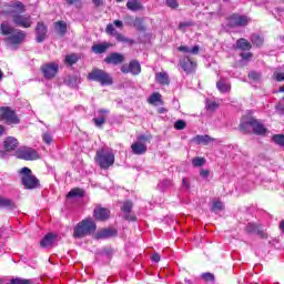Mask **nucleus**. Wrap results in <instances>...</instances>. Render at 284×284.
<instances>
[{
	"label": "nucleus",
	"mask_w": 284,
	"mask_h": 284,
	"mask_svg": "<svg viewBox=\"0 0 284 284\" xmlns=\"http://www.w3.org/2000/svg\"><path fill=\"white\" fill-rule=\"evenodd\" d=\"M0 33L6 37L4 43H7V45H10L11 48H14V45H21V43L26 41V32L19 29H14L8 22H2L0 24Z\"/></svg>",
	"instance_id": "nucleus-1"
},
{
	"label": "nucleus",
	"mask_w": 284,
	"mask_h": 284,
	"mask_svg": "<svg viewBox=\"0 0 284 284\" xmlns=\"http://www.w3.org/2000/svg\"><path fill=\"white\" fill-rule=\"evenodd\" d=\"M97 232V223L91 217L79 222L73 229V239H85Z\"/></svg>",
	"instance_id": "nucleus-2"
},
{
	"label": "nucleus",
	"mask_w": 284,
	"mask_h": 284,
	"mask_svg": "<svg viewBox=\"0 0 284 284\" xmlns=\"http://www.w3.org/2000/svg\"><path fill=\"white\" fill-rule=\"evenodd\" d=\"M240 130L241 132H244V134H250V132H252L253 130L254 134L257 135L265 134V132H267L265 125H263V123L252 116L242 118V121L240 123Z\"/></svg>",
	"instance_id": "nucleus-3"
},
{
	"label": "nucleus",
	"mask_w": 284,
	"mask_h": 284,
	"mask_svg": "<svg viewBox=\"0 0 284 284\" xmlns=\"http://www.w3.org/2000/svg\"><path fill=\"white\" fill-rule=\"evenodd\" d=\"M95 162L101 168V170H108L114 165V153L105 149H100L97 151Z\"/></svg>",
	"instance_id": "nucleus-4"
},
{
	"label": "nucleus",
	"mask_w": 284,
	"mask_h": 284,
	"mask_svg": "<svg viewBox=\"0 0 284 284\" xmlns=\"http://www.w3.org/2000/svg\"><path fill=\"white\" fill-rule=\"evenodd\" d=\"M21 183L26 190H34L39 186V179L32 174V170L22 168L20 171Z\"/></svg>",
	"instance_id": "nucleus-5"
},
{
	"label": "nucleus",
	"mask_w": 284,
	"mask_h": 284,
	"mask_svg": "<svg viewBox=\"0 0 284 284\" xmlns=\"http://www.w3.org/2000/svg\"><path fill=\"white\" fill-rule=\"evenodd\" d=\"M1 14H10L14 18V14H23L26 12V4L21 1H11L9 3H4L0 10Z\"/></svg>",
	"instance_id": "nucleus-6"
},
{
	"label": "nucleus",
	"mask_w": 284,
	"mask_h": 284,
	"mask_svg": "<svg viewBox=\"0 0 284 284\" xmlns=\"http://www.w3.org/2000/svg\"><path fill=\"white\" fill-rule=\"evenodd\" d=\"M0 121H4L7 125H19L21 123V119L10 106L0 108Z\"/></svg>",
	"instance_id": "nucleus-7"
},
{
	"label": "nucleus",
	"mask_w": 284,
	"mask_h": 284,
	"mask_svg": "<svg viewBox=\"0 0 284 284\" xmlns=\"http://www.w3.org/2000/svg\"><path fill=\"white\" fill-rule=\"evenodd\" d=\"M88 79L90 81H97L98 83H101L102 85H112V77H110V73H108L101 69H93L88 74Z\"/></svg>",
	"instance_id": "nucleus-8"
},
{
	"label": "nucleus",
	"mask_w": 284,
	"mask_h": 284,
	"mask_svg": "<svg viewBox=\"0 0 284 284\" xmlns=\"http://www.w3.org/2000/svg\"><path fill=\"white\" fill-rule=\"evenodd\" d=\"M16 156L18 159H23V161H37V159H40L39 153L37 152V150L32 149V148H20L17 152H16Z\"/></svg>",
	"instance_id": "nucleus-9"
},
{
	"label": "nucleus",
	"mask_w": 284,
	"mask_h": 284,
	"mask_svg": "<svg viewBox=\"0 0 284 284\" xmlns=\"http://www.w3.org/2000/svg\"><path fill=\"white\" fill-rule=\"evenodd\" d=\"M121 72L123 74H133V77H136L141 74V63L136 60H132L129 64L121 65Z\"/></svg>",
	"instance_id": "nucleus-10"
},
{
	"label": "nucleus",
	"mask_w": 284,
	"mask_h": 284,
	"mask_svg": "<svg viewBox=\"0 0 284 284\" xmlns=\"http://www.w3.org/2000/svg\"><path fill=\"white\" fill-rule=\"evenodd\" d=\"M12 22L14 26H18V28H32V17L28 14H14Z\"/></svg>",
	"instance_id": "nucleus-11"
},
{
	"label": "nucleus",
	"mask_w": 284,
	"mask_h": 284,
	"mask_svg": "<svg viewBox=\"0 0 284 284\" xmlns=\"http://www.w3.org/2000/svg\"><path fill=\"white\" fill-rule=\"evenodd\" d=\"M250 21H252V19H250L247 16L233 14L229 19V26L230 28L244 27L247 26Z\"/></svg>",
	"instance_id": "nucleus-12"
},
{
	"label": "nucleus",
	"mask_w": 284,
	"mask_h": 284,
	"mask_svg": "<svg viewBox=\"0 0 284 284\" xmlns=\"http://www.w3.org/2000/svg\"><path fill=\"white\" fill-rule=\"evenodd\" d=\"M141 141H148V138L145 135H140L138 138V141L131 145V150L133 154L141 155L148 152V145Z\"/></svg>",
	"instance_id": "nucleus-13"
},
{
	"label": "nucleus",
	"mask_w": 284,
	"mask_h": 284,
	"mask_svg": "<svg viewBox=\"0 0 284 284\" xmlns=\"http://www.w3.org/2000/svg\"><path fill=\"white\" fill-rule=\"evenodd\" d=\"M41 72L44 79H54L57 77V72H59L58 63H47L41 67Z\"/></svg>",
	"instance_id": "nucleus-14"
},
{
	"label": "nucleus",
	"mask_w": 284,
	"mask_h": 284,
	"mask_svg": "<svg viewBox=\"0 0 284 284\" xmlns=\"http://www.w3.org/2000/svg\"><path fill=\"white\" fill-rule=\"evenodd\" d=\"M48 38V26L43 22H38L36 26V41L37 43H43Z\"/></svg>",
	"instance_id": "nucleus-15"
},
{
	"label": "nucleus",
	"mask_w": 284,
	"mask_h": 284,
	"mask_svg": "<svg viewBox=\"0 0 284 284\" xmlns=\"http://www.w3.org/2000/svg\"><path fill=\"white\" fill-rule=\"evenodd\" d=\"M123 61H125V57L119 52H113L104 59V62L109 65H119L120 63H123Z\"/></svg>",
	"instance_id": "nucleus-16"
},
{
	"label": "nucleus",
	"mask_w": 284,
	"mask_h": 284,
	"mask_svg": "<svg viewBox=\"0 0 284 284\" xmlns=\"http://www.w3.org/2000/svg\"><path fill=\"white\" fill-rule=\"evenodd\" d=\"M180 65L186 74H191V72L196 70V62L192 61L190 58L182 59Z\"/></svg>",
	"instance_id": "nucleus-17"
},
{
	"label": "nucleus",
	"mask_w": 284,
	"mask_h": 284,
	"mask_svg": "<svg viewBox=\"0 0 284 284\" xmlns=\"http://www.w3.org/2000/svg\"><path fill=\"white\" fill-rule=\"evenodd\" d=\"M93 216L97 221H108L110 219V210L104 207H95L93 211Z\"/></svg>",
	"instance_id": "nucleus-18"
},
{
	"label": "nucleus",
	"mask_w": 284,
	"mask_h": 284,
	"mask_svg": "<svg viewBox=\"0 0 284 284\" xmlns=\"http://www.w3.org/2000/svg\"><path fill=\"white\" fill-rule=\"evenodd\" d=\"M99 118H93V123L97 128H103L106 116L105 114H110V110L108 109H100L98 111Z\"/></svg>",
	"instance_id": "nucleus-19"
},
{
	"label": "nucleus",
	"mask_w": 284,
	"mask_h": 284,
	"mask_svg": "<svg viewBox=\"0 0 284 284\" xmlns=\"http://www.w3.org/2000/svg\"><path fill=\"white\" fill-rule=\"evenodd\" d=\"M110 48H112V43L102 42V43L93 44L91 47V50H92V52H94V54H103V53L108 52V50H110Z\"/></svg>",
	"instance_id": "nucleus-20"
},
{
	"label": "nucleus",
	"mask_w": 284,
	"mask_h": 284,
	"mask_svg": "<svg viewBox=\"0 0 284 284\" xmlns=\"http://www.w3.org/2000/svg\"><path fill=\"white\" fill-rule=\"evenodd\" d=\"M247 234H257L260 239H267V233H265L263 230H261V226L256 224H248L246 226Z\"/></svg>",
	"instance_id": "nucleus-21"
},
{
	"label": "nucleus",
	"mask_w": 284,
	"mask_h": 284,
	"mask_svg": "<svg viewBox=\"0 0 284 284\" xmlns=\"http://www.w3.org/2000/svg\"><path fill=\"white\" fill-rule=\"evenodd\" d=\"M193 143H196L197 145H210V143L216 141V139L210 136V135H196L192 139Z\"/></svg>",
	"instance_id": "nucleus-22"
},
{
	"label": "nucleus",
	"mask_w": 284,
	"mask_h": 284,
	"mask_svg": "<svg viewBox=\"0 0 284 284\" xmlns=\"http://www.w3.org/2000/svg\"><path fill=\"white\" fill-rule=\"evenodd\" d=\"M155 81L160 85H170V74H168V72H165V71L156 72Z\"/></svg>",
	"instance_id": "nucleus-23"
},
{
	"label": "nucleus",
	"mask_w": 284,
	"mask_h": 284,
	"mask_svg": "<svg viewBox=\"0 0 284 284\" xmlns=\"http://www.w3.org/2000/svg\"><path fill=\"white\" fill-rule=\"evenodd\" d=\"M19 148V140L16 138L9 136L4 140V150L7 152H12V150H17Z\"/></svg>",
	"instance_id": "nucleus-24"
},
{
	"label": "nucleus",
	"mask_w": 284,
	"mask_h": 284,
	"mask_svg": "<svg viewBox=\"0 0 284 284\" xmlns=\"http://www.w3.org/2000/svg\"><path fill=\"white\" fill-rule=\"evenodd\" d=\"M116 234V230L114 229H103L95 234V239H112Z\"/></svg>",
	"instance_id": "nucleus-25"
},
{
	"label": "nucleus",
	"mask_w": 284,
	"mask_h": 284,
	"mask_svg": "<svg viewBox=\"0 0 284 284\" xmlns=\"http://www.w3.org/2000/svg\"><path fill=\"white\" fill-rule=\"evenodd\" d=\"M126 8L131 10V12H139L143 10V3H141L140 0H128Z\"/></svg>",
	"instance_id": "nucleus-26"
},
{
	"label": "nucleus",
	"mask_w": 284,
	"mask_h": 284,
	"mask_svg": "<svg viewBox=\"0 0 284 284\" xmlns=\"http://www.w3.org/2000/svg\"><path fill=\"white\" fill-rule=\"evenodd\" d=\"M132 207H133V204L131 201H125L121 206V210L126 221H134V217L130 216V212H132Z\"/></svg>",
	"instance_id": "nucleus-27"
},
{
	"label": "nucleus",
	"mask_w": 284,
	"mask_h": 284,
	"mask_svg": "<svg viewBox=\"0 0 284 284\" xmlns=\"http://www.w3.org/2000/svg\"><path fill=\"white\" fill-rule=\"evenodd\" d=\"M55 239L57 236H54V234L49 233L40 241V245L42 247H52V245H54Z\"/></svg>",
	"instance_id": "nucleus-28"
},
{
	"label": "nucleus",
	"mask_w": 284,
	"mask_h": 284,
	"mask_svg": "<svg viewBox=\"0 0 284 284\" xmlns=\"http://www.w3.org/2000/svg\"><path fill=\"white\" fill-rule=\"evenodd\" d=\"M216 88L220 92L225 93L232 90V84H230L226 80H220L216 82Z\"/></svg>",
	"instance_id": "nucleus-29"
},
{
	"label": "nucleus",
	"mask_w": 284,
	"mask_h": 284,
	"mask_svg": "<svg viewBox=\"0 0 284 284\" xmlns=\"http://www.w3.org/2000/svg\"><path fill=\"white\" fill-rule=\"evenodd\" d=\"M83 196H85V192L79 187H75L68 193V199H83Z\"/></svg>",
	"instance_id": "nucleus-30"
},
{
	"label": "nucleus",
	"mask_w": 284,
	"mask_h": 284,
	"mask_svg": "<svg viewBox=\"0 0 284 284\" xmlns=\"http://www.w3.org/2000/svg\"><path fill=\"white\" fill-rule=\"evenodd\" d=\"M0 207H7V210H14V207L17 206L14 205V202L12 200L0 196Z\"/></svg>",
	"instance_id": "nucleus-31"
},
{
	"label": "nucleus",
	"mask_w": 284,
	"mask_h": 284,
	"mask_svg": "<svg viewBox=\"0 0 284 284\" xmlns=\"http://www.w3.org/2000/svg\"><path fill=\"white\" fill-rule=\"evenodd\" d=\"M237 48H240V50H251L252 49V44L246 40V39H239L236 42Z\"/></svg>",
	"instance_id": "nucleus-32"
},
{
	"label": "nucleus",
	"mask_w": 284,
	"mask_h": 284,
	"mask_svg": "<svg viewBox=\"0 0 284 284\" xmlns=\"http://www.w3.org/2000/svg\"><path fill=\"white\" fill-rule=\"evenodd\" d=\"M55 30L60 34H65V32H68V24L63 21H58L55 22Z\"/></svg>",
	"instance_id": "nucleus-33"
},
{
	"label": "nucleus",
	"mask_w": 284,
	"mask_h": 284,
	"mask_svg": "<svg viewBox=\"0 0 284 284\" xmlns=\"http://www.w3.org/2000/svg\"><path fill=\"white\" fill-rule=\"evenodd\" d=\"M115 39L116 41H119L120 43H129L130 45H132V43H134V40L126 38L125 36H123L122 33H115Z\"/></svg>",
	"instance_id": "nucleus-34"
},
{
	"label": "nucleus",
	"mask_w": 284,
	"mask_h": 284,
	"mask_svg": "<svg viewBox=\"0 0 284 284\" xmlns=\"http://www.w3.org/2000/svg\"><path fill=\"white\" fill-rule=\"evenodd\" d=\"M79 61V55L77 53H72L65 57L64 63H68V65H74Z\"/></svg>",
	"instance_id": "nucleus-35"
},
{
	"label": "nucleus",
	"mask_w": 284,
	"mask_h": 284,
	"mask_svg": "<svg viewBox=\"0 0 284 284\" xmlns=\"http://www.w3.org/2000/svg\"><path fill=\"white\" fill-rule=\"evenodd\" d=\"M251 41L253 43V45H256V48H261V45H263V38H261V36L258 34H253L251 37Z\"/></svg>",
	"instance_id": "nucleus-36"
},
{
	"label": "nucleus",
	"mask_w": 284,
	"mask_h": 284,
	"mask_svg": "<svg viewBox=\"0 0 284 284\" xmlns=\"http://www.w3.org/2000/svg\"><path fill=\"white\" fill-rule=\"evenodd\" d=\"M149 103L154 105L155 103H161V93L155 92L152 93L151 97L148 99Z\"/></svg>",
	"instance_id": "nucleus-37"
},
{
	"label": "nucleus",
	"mask_w": 284,
	"mask_h": 284,
	"mask_svg": "<svg viewBox=\"0 0 284 284\" xmlns=\"http://www.w3.org/2000/svg\"><path fill=\"white\" fill-rule=\"evenodd\" d=\"M273 141L276 145L284 148V135L283 134H275L273 135Z\"/></svg>",
	"instance_id": "nucleus-38"
},
{
	"label": "nucleus",
	"mask_w": 284,
	"mask_h": 284,
	"mask_svg": "<svg viewBox=\"0 0 284 284\" xmlns=\"http://www.w3.org/2000/svg\"><path fill=\"white\" fill-rule=\"evenodd\" d=\"M186 128H187V122H185V120H178L174 123L175 130H185Z\"/></svg>",
	"instance_id": "nucleus-39"
},
{
	"label": "nucleus",
	"mask_w": 284,
	"mask_h": 284,
	"mask_svg": "<svg viewBox=\"0 0 284 284\" xmlns=\"http://www.w3.org/2000/svg\"><path fill=\"white\" fill-rule=\"evenodd\" d=\"M9 284H32V280L17 277V278L11 280Z\"/></svg>",
	"instance_id": "nucleus-40"
},
{
	"label": "nucleus",
	"mask_w": 284,
	"mask_h": 284,
	"mask_svg": "<svg viewBox=\"0 0 284 284\" xmlns=\"http://www.w3.org/2000/svg\"><path fill=\"white\" fill-rule=\"evenodd\" d=\"M193 166L194 168H201L203 165H205V159L204 158H194L192 160Z\"/></svg>",
	"instance_id": "nucleus-41"
},
{
	"label": "nucleus",
	"mask_w": 284,
	"mask_h": 284,
	"mask_svg": "<svg viewBox=\"0 0 284 284\" xmlns=\"http://www.w3.org/2000/svg\"><path fill=\"white\" fill-rule=\"evenodd\" d=\"M192 26H194V21L180 22L179 30H181L182 32H185V29L192 28Z\"/></svg>",
	"instance_id": "nucleus-42"
},
{
	"label": "nucleus",
	"mask_w": 284,
	"mask_h": 284,
	"mask_svg": "<svg viewBox=\"0 0 284 284\" xmlns=\"http://www.w3.org/2000/svg\"><path fill=\"white\" fill-rule=\"evenodd\" d=\"M206 109L211 110V112H214V110H219V103H216L214 101H207Z\"/></svg>",
	"instance_id": "nucleus-43"
},
{
	"label": "nucleus",
	"mask_w": 284,
	"mask_h": 284,
	"mask_svg": "<svg viewBox=\"0 0 284 284\" xmlns=\"http://www.w3.org/2000/svg\"><path fill=\"white\" fill-rule=\"evenodd\" d=\"M248 79H252V81H261V73L252 71L248 73Z\"/></svg>",
	"instance_id": "nucleus-44"
},
{
	"label": "nucleus",
	"mask_w": 284,
	"mask_h": 284,
	"mask_svg": "<svg viewBox=\"0 0 284 284\" xmlns=\"http://www.w3.org/2000/svg\"><path fill=\"white\" fill-rule=\"evenodd\" d=\"M223 210V202H214L212 206V212H219Z\"/></svg>",
	"instance_id": "nucleus-45"
},
{
	"label": "nucleus",
	"mask_w": 284,
	"mask_h": 284,
	"mask_svg": "<svg viewBox=\"0 0 284 284\" xmlns=\"http://www.w3.org/2000/svg\"><path fill=\"white\" fill-rule=\"evenodd\" d=\"M273 79L275 81H284V72H278V71H275L273 73Z\"/></svg>",
	"instance_id": "nucleus-46"
},
{
	"label": "nucleus",
	"mask_w": 284,
	"mask_h": 284,
	"mask_svg": "<svg viewBox=\"0 0 284 284\" xmlns=\"http://www.w3.org/2000/svg\"><path fill=\"white\" fill-rule=\"evenodd\" d=\"M105 30L108 34H113V37H115V34L118 33L113 24H108Z\"/></svg>",
	"instance_id": "nucleus-47"
},
{
	"label": "nucleus",
	"mask_w": 284,
	"mask_h": 284,
	"mask_svg": "<svg viewBox=\"0 0 284 284\" xmlns=\"http://www.w3.org/2000/svg\"><path fill=\"white\" fill-rule=\"evenodd\" d=\"M166 6L172 9L179 8V2L176 0H166Z\"/></svg>",
	"instance_id": "nucleus-48"
},
{
	"label": "nucleus",
	"mask_w": 284,
	"mask_h": 284,
	"mask_svg": "<svg viewBox=\"0 0 284 284\" xmlns=\"http://www.w3.org/2000/svg\"><path fill=\"white\" fill-rule=\"evenodd\" d=\"M42 139L47 143V145H50V143H52V135L50 133H43Z\"/></svg>",
	"instance_id": "nucleus-49"
},
{
	"label": "nucleus",
	"mask_w": 284,
	"mask_h": 284,
	"mask_svg": "<svg viewBox=\"0 0 284 284\" xmlns=\"http://www.w3.org/2000/svg\"><path fill=\"white\" fill-rule=\"evenodd\" d=\"M202 278H204V281L212 282V281H214V274H212V273H203L202 274Z\"/></svg>",
	"instance_id": "nucleus-50"
},
{
	"label": "nucleus",
	"mask_w": 284,
	"mask_h": 284,
	"mask_svg": "<svg viewBox=\"0 0 284 284\" xmlns=\"http://www.w3.org/2000/svg\"><path fill=\"white\" fill-rule=\"evenodd\" d=\"M179 52H184V54H187L190 53V48L189 47H185V45H180L178 48Z\"/></svg>",
	"instance_id": "nucleus-51"
},
{
	"label": "nucleus",
	"mask_w": 284,
	"mask_h": 284,
	"mask_svg": "<svg viewBox=\"0 0 284 284\" xmlns=\"http://www.w3.org/2000/svg\"><path fill=\"white\" fill-rule=\"evenodd\" d=\"M275 110L277 114H284V104H277Z\"/></svg>",
	"instance_id": "nucleus-52"
},
{
	"label": "nucleus",
	"mask_w": 284,
	"mask_h": 284,
	"mask_svg": "<svg viewBox=\"0 0 284 284\" xmlns=\"http://www.w3.org/2000/svg\"><path fill=\"white\" fill-rule=\"evenodd\" d=\"M182 185L183 187H186V190H190V180H187V178H183Z\"/></svg>",
	"instance_id": "nucleus-53"
},
{
	"label": "nucleus",
	"mask_w": 284,
	"mask_h": 284,
	"mask_svg": "<svg viewBox=\"0 0 284 284\" xmlns=\"http://www.w3.org/2000/svg\"><path fill=\"white\" fill-rule=\"evenodd\" d=\"M199 45H194L192 49H190L189 54H199Z\"/></svg>",
	"instance_id": "nucleus-54"
},
{
	"label": "nucleus",
	"mask_w": 284,
	"mask_h": 284,
	"mask_svg": "<svg viewBox=\"0 0 284 284\" xmlns=\"http://www.w3.org/2000/svg\"><path fill=\"white\" fill-rule=\"evenodd\" d=\"M151 260L154 261V263H159V261H161V255H159V253H154Z\"/></svg>",
	"instance_id": "nucleus-55"
},
{
	"label": "nucleus",
	"mask_w": 284,
	"mask_h": 284,
	"mask_svg": "<svg viewBox=\"0 0 284 284\" xmlns=\"http://www.w3.org/2000/svg\"><path fill=\"white\" fill-rule=\"evenodd\" d=\"M200 176H203V179H207L210 176V171L207 170H202L200 172Z\"/></svg>",
	"instance_id": "nucleus-56"
},
{
	"label": "nucleus",
	"mask_w": 284,
	"mask_h": 284,
	"mask_svg": "<svg viewBox=\"0 0 284 284\" xmlns=\"http://www.w3.org/2000/svg\"><path fill=\"white\" fill-rule=\"evenodd\" d=\"M113 23H114L115 28H123V21H121V20H115Z\"/></svg>",
	"instance_id": "nucleus-57"
},
{
	"label": "nucleus",
	"mask_w": 284,
	"mask_h": 284,
	"mask_svg": "<svg viewBox=\"0 0 284 284\" xmlns=\"http://www.w3.org/2000/svg\"><path fill=\"white\" fill-rule=\"evenodd\" d=\"M69 6H74V3H81V0H65Z\"/></svg>",
	"instance_id": "nucleus-58"
},
{
	"label": "nucleus",
	"mask_w": 284,
	"mask_h": 284,
	"mask_svg": "<svg viewBox=\"0 0 284 284\" xmlns=\"http://www.w3.org/2000/svg\"><path fill=\"white\" fill-rule=\"evenodd\" d=\"M241 57H242V59H246V60L252 59V53H250V52L248 53H242Z\"/></svg>",
	"instance_id": "nucleus-59"
},
{
	"label": "nucleus",
	"mask_w": 284,
	"mask_h": 284,
	"mask_svg": "<svg viewBox=\"0 0 284 284\" xmlns=\"http://www.w3.org/2000/svg\"><path fill=\"white\" fill-rule=\"evenodd\" d=\"M93 3L99 8V6H103V0H93Z\"/></svg>",
	"instance_id": "nucleus-60"
},
{
	"label": "nucleus",
	"mask_w": 284,
	"mask_h": 284,
	"mask_svg": "<svg viewBox=\"0 0 284 284\" xmlns=\"http://www.w3.org/2000/svg\"><path fill=\"white\" fill-rule=\"evenodd\" d=\"M6 134V126L0 124V136H3Z\"/></svg>",
	"instance_id": "nucleus-61"
},
{
	"label": "nucleus",
	"mask_w": 284,
	"mask_h": 284,
	"mask_svg": "<svg viewBox=\"0 0 284 284\" xmlns=\"http://www.w3.org/2000/svg\"><path fill=\"white\" fill-rule=\"evenodd\" d=\"M0 81H3V71L0 70Z\"/></svg>",
	"instance_id": "nucleus-62"
},
{
	"label": "nucleus",
	"mask_w": 284,
	"mask_h": 284,
	"mask_svg": "<svg viewBox=\"0 0 284 284\" xmlns=\"http://www.w3.org/2000/svg\"><path fill=\"white\" fill-rule=\"evenodd\" d=\"M280 92H284V84L280 88Z\"/></svg>",
	"instance_id": "nucleus-63"
},
{
	"label": "nucleus",
	"mask_w": 284,
	"mask_h": 284,
	"mask_svg": "<svg viewBox=\"0 0 284 284\" xmlns=\"http://www.w3.org/2000/svg\"><path fill=\"white\" fill-rule=\"evenodd\" d=\"M116 1V3H121V2H123V0H115Z\"/></svg>",
	"instance_id": "nucleus-64"
}]
</instances>
